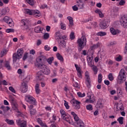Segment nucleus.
<instances>
[{
    "instance_id": "obj_1",
    "label": "nucleus",
    "mask_w": 127,
    "mask_h": 127,
    "mask_svg": "<svg viewBox=\"0 0 127 127\" xmlns=\"http://www.w3.org/2000/svg\"><path fill=\"white\" fill-rule=\"evenodd\" d=\"M55 39L63 48H66V41L65 40L68 39V37L66 35H63L60 32H57L56 33Z\"/></svg>"
},
{
    "instance_id": "obj_2",
    "label": "nucleus",
    "mask_w": 127,
    "mask_h": 127,
    "mask_svg": "<svg viewBox=\"0 0 127 127\" xmlns=\"http://www.w3.org/2000/svg\"><path fill=\"white\" fill-rule=\"evenodd\" d=\"M61 115L62 116V118L64 121H66L67 123H69V125H71L72 126H74V122L72 120V118L71 117L68 115V113L65 112V111L64 110H61L60 111Z\"/></svg>"
},
{
    "instance_id": "obj_3",
    "label": "nucleus",
    "mask_w": 127,
    "mask_h": 127,
    "mask_svg": "<svg viewBox=\"0 0 127 127\" xmlns=\"http://www.w3.org/2000/svg\"><path fill=\"white\" fill-rule=\"evenodd\" d=\"M78 45L79 51H82V50L86 46L87 44V39L85 36H82L80 38L78 39L77 41Z\"/></svg>"
},
{
    "instance_id": "obj_4",
    "label": "nucleus",
    "mask_w": 127,
    "mask_h": 127,
    "mask_svg": "<svg viewBox=\"0 0 127 127\" xmlns=\"http://www.w3.org/2000/svg\"><path fill=\"white\" fill-rule=\"evenodd\" d=\"M127 80V75H126V70L122 68L120 70L117 77V82L119 84L124 83V81Z\"/></svg>"
},
{
    "instance_id": "obj_5",
    "label": "nucleus",
    "mask_w": 127,
    "mask_h": 127,
    "mask_svg": "<svg viewBox=\"0 0 127 127\" xmlns=\"http://www.w3.org/2000/svg\"><path fill=\"white\" fill-rule=\"evenodd\" d=\"M25 13L28 14L29 15H35L36 17H39L41 16V14L40 12L38 10H32L30 9H25Z\"/></svg>"
},
{
    "instance_id": "obj_6",
    "label": "nucleus",
    "mask_w": 127,
    "mask_h": 127,
    "mask_svg": "<svg viewBox=\"0 0 127 127\" xmlns=\"http://www.w3.org/2000/svg\"><path fill=\"white\" fill-rule=\"evenodd\" d=\"M45 57L44 56H40L36 59V66L38 67V68H42L43 66L45 64H43V60H44Z\"/></svg>"
},
{
    "instance_id": "obj_7",
    "label": "nucleus",
    "mask_w": 127,
    "mask_h": 127,
    "mask_svg": "<svg viewBox=\"0 0 127 127\" xmlns=\"http://www.w3.org/2000/svg\"><path fill=\"white\" fill-rule=\"evenodd\" d=\"M70 103L72 106L73 107V109L76 111H78V110L81 108V105H80L81 104V102H80V101L73 99L70 101Z\"/></svg>"
},
{
    "instance_id": "obj_8",
    "label": "nucleus",
    "mask_w": 127,
    "mask_h": 127,
    "mask_svg": "<svg viewBox=\"0 0 127 127\" xmlns=\"http://www.w3.org/2000/svg\"><path fill=\"white\" fill-rule=\"evenodd\" d=\"M25 100L27 103H29L31 105H36V100L33 97L30 95L25 96Z\"/></svg>"
},
{
    "instance_id": "obj_9",
    "label": "nucleus",
    "mask_w": 127,
    "mask_h": 127,
    "mask_svg": "<svg viewBox=\"0 0 127 127\" xmlns=\"http://www.w3.org/2000/svg\"><path fill=\"white\" fill-rule=\"evenodd\" d=\"M120 20L121 25L125 28H127V16L126 15L122 16Z\"/></svg>"
},
{
    "instance_id": "obj_10",
    "label": "nucleus",
    "mask_w": 127,
    "mask_h": 127,
    "mask_svg": "<svg viewBox=\"0 0 127 127\" xmlns=\"http://www.w3.org/2000/svg\"><path fill=\"white\" fill-rule=\"evenodd\" d=\"M100 28L102 29H106L109 26V20L105 19L104 20L102 21L100 23Z\"/></svg>"
},
{
    "instance_id": "obj_11",
    "label": "nucleus",
    "mask_w": 127,
    "mask_h": 127,
    "mask_svg": "<svg viewBox=\"0 0 127 127\" xmlns=\"http://www.w3.org/2000/svg\"><path fill=\"white\" fill-rule=\"evenodd\" d=\"M21 22L22 23L21 28L22 29H28V19H23L21 20Z\"/></svg>"
},
{
    "instance_id": "obj_12",
    "label": "nucleus",
    "mask_w": 127,
    "mask_h": 127,
    "mask_svg": "<svg viewBox=\"0 0 127 127\" xmlns=\"http://www.w3.org/2000/svg\"><path fill=\"white\" fill-rule=\"evenodd\" d=\"M39 69L42 70V72L45 75H49L50 74V69L47 67V65H44L42 67H40Z\"/></svg>"
},
{
    "instance_id": "obj_13",
    "label": "nucleus",
    "mask_w": 127,
    "mask_h": 127,
    "mask_svg": "<svg viewBox=\"0 0 127 127\" xmlns=\"http://www.w3.org/2000/svg\"><path fill=\"white\" fill-rule=\"evenodd\" d=\"M27 83L23 82L22 83V85L20 87V89L21 90V92L22 93H26L28 90Z\"/></svg>"
},
{
    "instance_id": "obj_14",
    "label": "nucleus",
    "mask_w": 127,
    "mask_h": 127,
    "mask_svg": "<svg viewBox=\"0 0 127 127\" xmlns=\"http://www.w3.org/2000/svg\"><path fill=\"white\" fill-rule=\"evenodd\" d=\"M3 20L4 22L9 24L10 27H12V25H10L12 23V19H11V18H9L8 16H5L3 19Z\"/></svg>"
},
{
    "instance_id": "obj_15",
    "label": "nucleus",
    "mask_w": 127,
    "mask_h": 127,
    "mask_svg": "<svg viewBox=\"0 0 127 127\" xmlns=\"http://www.w3.org/2000/svg\"><path fill=\"white\" fill-rule=\"evenodd\" d=\"M87 97L89 98V99H87L86 100V103H90V104H93L95 103V101H96V99L95 98V96H91V95H88Z\"/></svg>"
},
{
    "instance_id": "obj_16",
    "label": "nucleus",
    "mask_w": 127,
    "mask_h": 127,
    "mask_svg": "<svg viewBox=\"0 0 127 127\" xmlns=\"http://www.w3.org/2000/svg\"><path fill=\"white\" fill-rule=\"evenodd\" d=\"M21 59V57L17 54L16 53H15L13 54L12 59L13 63H15L17 61V60H19Z\"/></svg>"
},
{
    "instance_id": "obj_17",
    "label": "nucleus",
    "mask_w": 127,
    "mask_h": 127,
    "mask_svg": "<svg viewBox=\"0 0 127 127\" xmlns=\"http://www.w3.org/2000/svg\"><path fill=\"white\" fill-rule=\"evenodd\" d=\"M9 101H10L11 104L13 105V107H14V110H17V107L15 106V104H15V99H14V97H13L12 96H9Z\"/></svg>"
},
{
    "instance_id": "obj_18",
    "label": "nucleus",
    "mask_w": 127,
    "mask_h": 127,
    "mask_svg": "<svg viewBox=\"0 0 127 127\" xmlns=\"http://www.w3.org/2000/svg\"><path fill=\"white\" fill-rule=\"evenodd\" d=\"M110 32L112 34V35H117V34H119L121 32V31L119 29H115L114 28H111L110 29Z\"/></svg>"
},
{
    "instance_id": "obj_19",
    "label": "nucleus",
    "mask_w": 127,
    "mask_h": 127,
    "mask_svg": "<svg viewBox=\"0 0 127 127\" xmlns=\"http://www.w3.org/2000/svg\"><path fill=\"white\" fill-rule=\"evenodd\" d=\"M85 77L86 78V84L87 85V86H89L91 84V81H90V75L89 74V72L86 71L85 72Z\"/></svg>"
},
{
    "instance_id": "obj_20",
    "label": "nucleus",
    "mask_w": 127,
    "mask_h": 127,
    "mask_svg": "<svg viewBox=\"0 0 127 127\" xmlns=\"http://www.w3.org/2000/svg\"><path fill=\"white\" fill-rule=\"evenodd\" d=\"M71 115L72 116L75 122L77 123V122H79V121H80V119L79 118V117L75 112H71Z\"/></svg>"
},
{
    "instance_id": "obj_21",
    "label": "nucleus",
    "mask_w": 127,
    "mask_h": 127,
    "mask_svg": "<svg viewBox=\"0 0 127 127\" xmlns=\"http://www.w3.org/2000/svg\"><path fill=\"white\" fill-rule=\"evenodd\" d=\"M76 125L74 124L75 127H85V124H84V122L82 120H79L77 122H76Z\"/></svg>"
},
{
    "instance_id": "obj_22",
    "label": "nucleus",
    "mask_w": 127,
    "mask_h": 127,
    "mask_svg": "<svg viewBox=\"0 0 127 127\" xmlns=\"http://www.w3.org/2000/svg\"><path fill=\"white\" fill-rule=\"evenodd\" d=\"M117 111H124V110H125V107H124V104L121 103H118L117 106Z\"/></svg>"
},
{
    "instance_id": "obj_23",
    "label": "nucleus",
    "mask_w": 127,
    "mask_h": 127,
    "mask_svg": "<svg viewBox=\"0 0 127 127\" xmlns=\"http://www.w3.org/2000/svg\"><path fill=\"white\" fill-rule=\"evenodd\" d=\"M4 67L7 68V70H11L10 63L8 61H6L4 64Z\"/></svg>"
},
{
    "instance_id": "obj_24",
    "label": "nucleus",
    "mask_w": 127,
    "mask_h": 127,
    "mask_svg": "<svg viewBox=\"0 0 127 127\" xmlns=\"http://www.w3.org/2000/svg\"><path fill=\"white\" fill-rule=\"evenodd\" d=\"M56 56L58 60L60 61L61 63H63L64 62V58H63V57L59 53H57Z\"/></svg>"
},
{
    "instance_id": "obj_25",
    "label": "nucleus",
    "mask_w": 127,
    "mask_h": 127,
    "mask_svg": "<svg viewBox=\"0 0 127 127\" xmlns=\"http://www.w3.org/2000/svg\"><path fill=\"white\" fill-rule=\"evenodd\" d=\"M76 5H77L78 7L80 9H82L84 8V2H82L81 0H79L77 2Z\"/></svg>"
},
{
    "instance_id": "obj_26",
    "label": "nucleus",
    "mask_w": 127,
    "mask_h": 127,
    "mask_svg": "<svg viewBox=\"0 0 127 127\" xmlns=\"http://www.w3.org/2000/svg\"><path fill=\"white\" fill-rule=\"evenodd\" d=\"M0 109L3 110L4 113H5V112H7V111H9V110H10V108L9 107L5 106L4 105L1 106Z\"/></svg>"
},
{
    "instance_id": "obj_27",
    "label": "nucleus",
    "mask_w": 127,
    "mask_h": 127,
    "mask_svg": "<svg viewBox=\"0 0 127 127\" xmlns=\"http://www.w3.org/2000/svg\"><path fill=\"white\" fill-rule=\"evenodd\" d=\"M34 30H35V32H36V33H39L41 32V31H42L43 29L42 28L40 27V26H38L35 27Z\"/></svg>"
},
{
    "instance_id": "obj_28",
    "label": "nucleus",
    "mask_w": 127,
    "mask_h": 127,
    "mask_svg": "<svg viewBox=\"0 0 127 127\" xmlns=\"http://www.w3.org/2000/svg\"><path fill=\"white\" fill-rule=\"evenodd\" d=\"M23 49H18L17 50L16 54H17L19 56H20L21 58L22 56V54H23Z\"/></svg>"
},
{
    "instance_id": "obj_29",
    "label": "nucleus",
    "mask_w": 127,
    "mask_h": 127,
    "mask_svg": "<svg viewBox=\"0 0 127 127\" xmlns=\"http://www.w3.org/2000/svg\"><path fill=\"white\" fill-rule=\"evenodd\" d=\"M46 61L49 65H51L52 64V62L54 61V58L51 57L48 59H47Z\"/></svg>"
},
{
    "instance_id": "obj_30",
    "label": "nucleus",
    "mask_w": 127,
    "mask_h": 127,
    "mask_svg": "<svg viewBox=\"0 0 127 127\" xmlns=\"http://www.w3.org/2000/svg\"><path fill=\"white\" fill-rule=\"evenodd\" d=\"M35 91L37 95L40 94V89H39V84L37 83L35 85Z\"/></svg>"
},
{
    "instance_id": "obj_31",
    "label": "nucleus",
    "mask_w": 127,
    "mask_h": 127,
    "mask_svg": "<svg viewBox=\"0 0 127 127\" xmlns=\"http://www.w3.org/2000/svg\"><path fill=\"white\" fill-rule=\"evenodd\" d=\"M102 81H103V75L101 73H99L98 76V82L99 84H101Z\"/></svg>"
},
{
    "instance_id": "obj_32",
    "label": "nucleus",
    "mask_w": 127,
    "mask_h": 127,
    "mask_svg": "<svg viewBox=\"0 0 127 127\" xmlns=\"http://www.w3.org/2000/svg\"><path fill=\"white\" fill-rule=\"evenodd\" d=\"M60 26L61 29L63 30H66V24L62 22L60 23Z\"/></svg>"
},
{
    "instance_id": "obj_33",
    "label": "nucleus",
    "mask_w": 127,
    "mask_h": 127,
    "mask_svg": "<svg viewBox=\"0 0 127 127\" xmlns=\"http://www.w3.org/2000/svg\"><path fill=\"white\" fill-rule=\"evenodd\" d=\"M5 122L8 124V125H10L11 126H12L14 125V122L13 121V120H10L9 119H6Z\"/></svg>"
},
{
    "instance_id": "obj_34",
    "label": "nucleus",
    "mask_w": 127,
    "mask_h": 127,
    "mask_svg": "<svg viewBox=\"0 0 127 127\" xmlns=\"http://www.w3.org/2000/svg\"><path fill=\"white\" fill-rule=\"evenodd\" d=\"M118 122H119L120 125H123L124 124V117H120L117 120Z\"/></svg>"
},
{
    "instance_id": "obj_35",
    "label": "nucleus",
    "mask_w": 127,
    "mask_h": 127,
    "mask_svg": "<svg viewBox=\"0 0 127 127\" xmlns=\"http://www.w3.org/2000/svg\"><path fill=\"white\" fill-rule=\"evenodd\" d=\"M97 35L98 36H105L106 35H107V33L105 32H98L97 33Z\"/></svg>"
},
{
    "instance_id": "obj_36",
    "label": "nucleus",
    "mask_w": 127,
    "mask_h": 127,
    "mask_svg": "<svg viewBox=\"0 0 127 127\" xmlns=\"http://www.w3.org/2000/svg\"><path fill=\"white\" fill-rule=\"evenodd\" d=\"M96 107L97 108L101 109L103 108V104L102 103V102H101V101H98L96 104Z\"/></svg>"
},
{
    "instance_id": "obj_37",
    "label": "nucleus",
    "mask_w": 127,
    "mask_h": 127,
    "mask_svg": "<svg viewBox=\"0 0 127 127\" xmlns=\"http://www.w3.org/2000/svg\"><path fill=\"white\" fill-rule=\"evenodd\" d=\"M92 70L94 72V74L95 75L97 74V73H98V67H97L96 65H93V66H92Z\"/></svg>"
},
{
    "instance_id": "obj_38",
    "label": "nucleus",
    "mask_w": 127,
    "mask_h": 127,
    "mask_svg": "<svg viewBox=\"0 0 127 127\" xmlns=\"http://www.w3.org/2000/svg\"><path fill=\"white\" fill-rule=\"evenodd\" d=\"M1 85H3V86H7L8 83L6 82V80H0V86Z\"/></svg>"
},
{
    "instance_id": "obj_39",
    "label": "nucleus",
    "mask_w": 127,
    "mask_h": 127,
    "mask_svg": "<svg viewBox=\"0 0 127 127\" xmlns=\"http://www.w3.org/2000/svg\"><path fill=\"white\" fill-rule=\"evenodd\" d=\"M26 1L30 5H34V0H26Z\"/></svg>"
},
{
    "instance_id": "obj_40",
    "label": "nucleus",
    "mask_w": 127,
    "mask_h": 127,
    "mask_svg": "<svg viewBox=\"0 0 127 127\" xmlns=\"http://www.w3.org/2000/svg\"><path fill=\"white\" fill-rule=\"evenodd\" d=\"M64 106L66 109V110H69L70 109V106H69V104L68 103V102L66 101V100H64Z\"/></svg>"
},
{
    "instance_id": "obj_41",
    "label": "nucleus",
    "mask_w": 127,
    "mask_h": 127,
    "mask_svg": "<svg viewBox=\"0 0 127 127\" xmlns=\"http://www.w3.org/2000/svg\"><path fill=\"white\" fill-rule=\"evenodd\" d=\"M123 60V57L122 56L119 55L118 57L116 58V61H118V62H121Z\"/></svg>"
},
{
    "instance_id": "obj_42",
    "label": "nucleus",
    "mask_w": 127,
    "mask_h": 127,
    "mask_svg": "<svg viewBox=\"0 0 127 127\" xmlns=\"http://www.w3.org/2000/svg\"><path fill=\"white\" fill-rule=\"evenodd\" d=\"M108 78L110 81H113L114 78V76H113V73H109L108 75Z\"/></svg>"
},
{
    "instance_id": "obj_43",
    "label": "nucleus",
    "mask_w": 127,
    "mask_h": 127,
    "mask_svg": "<svg viewBox=\"0 0 127 127\" xmlns=\"http://www.w3.org/2000/svg\"><path fill=\"white\" fill-rule=\"evenodd\" d=\"M86 109L88 111H93V106L91 104L88 105L86 106Z\"/></svg>"
},
{
    "instance_id": "obj_44",
    "label": "nucleus",
    "mask_w": 127,
    "mask_h": 127,
    "mask_svg": "<svg viewBox=\"0 0 127 127\" xmlns=\"http://www.w3.org/2000/svg\"><path fill=\"white\" fill-rule=\"evenodd\" d=\"M88 65L89 66V67H93L94 66V61H89L88 62Z\"/></svg>"
},
{
    "instance_id": "obj_45",
    "label": "nucleus",
    "mask_w": 127,
    "mask_h": 127,
    "mask_svg": "<svg viewBox=\"0 0 127 127\" xmlns=\"http://www.w3.org/2000/svg\"><path fill=\"white\" fill-rule=\"evenodd\" d=\"M6 53H7V51H6L5 49L3 50L0 54L1 57H2L3 56L5 55Z\"/></svg>"
},
{
    "instance_id": "obj_46",
    "label": "nucleus",
    "mask_w": 127,
    "mask_h": 127,
    "mask_svg": "<svg viewBox=\"0 0 127 127\" xmlns=\"http://www.w3.org/2000/svg\"><path fill=\"white\" fill-rule=\"evenodd\" d=\"M28 57V53H25L24 54V56L22 58L23 61H25V60L27 59Z\"/></svg>"
},
{
    "instance_id": "obj_47",
    "label": "nucleus",
    "mask_w": 127,
    "mask_h": 127,
    "mask_svg": "<svg viewBox=\"0 0 127 127\" xmlns=\"http://www.w3.org/2000/svg\"><path fill=\"white\" fill-rule=\"evenodd\" d=\"M6 32L7 33H10L14 32V29H6Z\"/></svg>"
},
{
    "instance_id": "obj_48",
    "label": "nucleus",
    "mask_w": 127,
    "mask_h": 127,
    "mask_svg": "<svg viewBox=\"0 0 127 127\" xmlns=\"http://www.w3.org/2000/svg\"><path fill=\"white\" fill-rule=\"evenodd\" d=\"M30 114L32 116H34L36 114V110L35 109H31L30 110Z\"/></svg>"
},
{
    "instance_id": "obj_49",
    "label": "nucleus",
    "mask_w": 127,
    "mask_h": 127,
    "mask_svg": "<svg viewBox=\"0 0 127 127\" xmlns=\"http://www.w3.org/2000/svg\"><path fill=\"white\" fill-rule=\"evenodd\" d=\"M49 38V34L48 33H46L44 35V39L47 40Z\"/></svg>"
},
{
    "instance_id": "obj_50",
    "label": "nucleus",
    "mask_w": 127,
    "mask_h": 127,
    "mask_svg": "<svg viewBox=\"0 0 127 127\" xmlns=\"http://www.w3.org/2000/svg\"><path fill=\"white\" fill-rule=\"evenodd\" d=\"M70 38L71 40H73L75 39V35L74 34V32H72L70 33Z\"/></svg>"
},
{
    "instance_id": "obj_51",
    "label": "nucleus",
    "mask_w": 127,
    "mask_h": 127,
    "mask_svg": "<svg viewBox=\"0 0 127 127\" xmlns=\"http://www.w3.org/2000/svg\"><path fill=\"white\" fill-rule=\"evenodd\" d=\"M77 95L78 96V97H80V98H83V97H85V96H86V94H82V93L81 92H77Z\"/></svg>"
},
{
    "instance_id": "obj_52",
    "label": "nucleus",
    "mask_w": 127,
    "mask_h": 127,
    "mask_svg": "<svg viewBox=\"0 0 127 127\" xmlns=\"http://www.w3.org/2000/svg\"><path fill=\"white\" fill-rule=\"evenodd\" d=\"M56 120H57V116H56V115L54 114L52 116V121H53V123H55V121H56Z\"/></svg>"
},
{
    "instance_id": "obj_53",
    "label": "nucleus",
    "mask_w": 127,
    "mask_h": 127,
    "mask_svg": "<svg viewBox=\"0 0 127 127\" xmlns=\"http://www.w3.org/2000/svg\"><path fill=\"white\" fill-rule=\"evenodd\" d=\"M74 66L76 68V70L77 72H80L81 71V68L80 67L78 66V64H75Z\"/></svg>"
},
{
    "instance_id": "obj_54",
    "label": "nucleus",
    "mask_w": 127,
    "mask_h": 127,
    "mask_svg": "<svg viewBox=\"0 0 127 127\" xmlns=\"http://www.w3.org/2000/svg\"><path fill=\"white\" fill-rule=\"evenodd\" d=\"M117 93L119 94V95H122V91L121 87H117Z\"/></svg>"
},
{
    "instance_id": "obj_55",
    "label": "nucleus",
    "mask_w": 127,
    "mask_h": 127,
    "mask_svg": "<svg viewBox=\"0 0 127 127\" xmlns=\"http://www.w3.org/2000/svg\"><path fill=\"white\" fill-rule=\"evenodd\" d=\"M6 13V12H5V10H4V8H3L1 10V12H0V16H1V15H4Z\"/></svg>"
},
{
    "instance_id": "obj_56",
    "label": "nucleus",
    "mask_w": 127,
    "mask_h": 127,
    "mask_svg": "<svg viewBox=\"0 0 127 127\" xmlns=\"http://www.w3.org/2000/svg\"><path fill=\"white\" fill-rule=\"evenodd\" d=\"M9 91H11L12 93H14V94H15V90H14V88H13V87H12V86H10L9 87Z\"/></svg>"
},
{
    "instance_id": "obj_57",
    "label": "nucleus",
    "mask_w": 127,
    "mask_h": 127,
    "mask_svg": "<svg viewBox=\"0 0 127 127\" xmlns=\"http://www.w3.org/2000/svg\"><path fill=\"white\" fill-rule=\"evenodd\" d=\"M125 3H126V1H125V0H121L119 2L120 5H125Z\"/></svg>"
},
{
    "instance_id": "obj_58",
    "label": "nucleus",
    "mask_w": 127,
    "mask_h": 127,
    "mask_svg": "<svg viewBox=\"0 0 127 127\" xmlns=\"http://www.w3.org/2000/svg\"><path fill=\"white\" fill-rule=\"evenodd\" d=\"M48 6H47V4H43L41 5V8L43 9H44V8H48Z\"/></svg>"
},
{
    "instance_id": "obj_59",
    "label": "nucleus",
    "mask_w": 127,
    "mask_h": 127,
    "mask_svg": "<svg viewBox=\"0 0 127 127\" xmlns=\"http://www.w3.org/2000/svg\"><path fill=\"white\" fill-rule=\"evenodd\" d=\"M20 127H26V121H24L21 123Z\"/></svg>"
},
{
    "instance_id": "obj_60",
    "label": "nucleus",
    "mask_w": 127,
    "mask_h": 127,
    "mask_svg": "<svg viewBox=\"0 0 127 127\" xmlns=\"http://www.w3.org/2000/svg\"><path fill=\"white\" fill-rule=\"evenodd\" d=\"M77 76L78 78L82 79V72L81 71H77Z\"/></svg>"
},
{
    "instance_id": "obj_61",
    "label": "nucleus",
    "mask_w": 127,
    "mask_h": 127,
    "mask_svg": "<svg viewBox=\"0 0 127 127\" xmlns=\"http://www.w3.org/2000/svg\"><path fill=\"white\" fill-rule=\"evenodd\" d=\"M95 13H97V14H98L99 15V14H100L101 12H102V11H101V10L99 9H96L95 11Z\"/></svg>"
},
{
    "instance_id": "obj_62",
    "label": "nucleus",
    "mask_w": 127,
    "mask_h": 127,
    "mask_svg": "<svg viewBox=\"0 0 127 127\" xmlns=\"http://www.w3.org/2000/svg\"><path fill=\"white\" fill-rule=\"evenodd\" d=\"M72 9L74 11H77V10H78V7H77V5H75L72 6Z\"/></svg>"
},
{
    "instance_id": "obj_63",
    "label": "nucleus",
    "mask_w": 127,
    "mask_h": 127,
    "mask_svg": "<svg viewBox=\"0 0 127 127\" xmlns=\"http://www.w3.org/2000/svg\"><path fill=\"white\" fill-rule=\"evenodd\" d=\"M124 53H125V54H127V43L125 44Z\"/></svg>"
},
{
    "instance_id": "obj_64",
    "label": "nucleus",
    "mask_w": 127,
    "mask_h": 127,
    "mask_svg": "<svg viewBox=\"0 0 127 127\" xmlns=\"http://www.w3.org/2000/svg\"><path fill=\"white\" fill-rule=\"evenodd\" d=\"M50 49H51L50 47H49L48 45L45 46V50L46 51H49V50H50Z\"/></svg>"
}]
</instances>
